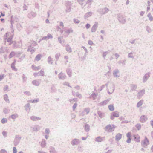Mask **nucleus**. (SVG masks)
Returning a JSON list of instances; mask_svg holds the SVG:
<instances>
[{
	"instance_id": "8",
	"label": "nucleus",
	"mask_w": 153,
	"mask_h": 153,
	"mask_svg": "<svg viewBox=\"0 0 153 153\" xmlns=\"http://www.w3.org/2000/svg\"><path fill=\"white\" fill-rule=\"evenodd\" d=\"M41 55L39 54V55H37L36 56V59L37 60H39L41 59Z\"/></svg>"
},
{
	"instance_id": "29",
	"label": "nucleus",
	"mask_w": 153,
	"mask_h": 153,
	"mask_svg": "<svg viewBox=\"0 0 153 153\" xmlns=\"http://www.w3.org/2000/svg\"><path fill=\"white\" fill-rule=\"evenodd\" d=\"M18 153H23L22 152H19Z\"/></svg>"
},
{
	"instance_id": "30",
	"label": "nucleus",
	"mask_w": 153,
	"mask_h": 153,
	"mask_svg": "<svg viewBox=\"0 0 153 153\" xmlns=\"http://www.w3.org/2000/svg\"><path fill=\"white\" fill-rule=\"evenodd\" d=\"M34 75L35 76H36V74H34Z\"/></svg>"
},
{
	"instance_id": "22",
	"label": "nucleus",
	"mask_w": 153,
	"mask_h": 153,
	"mask_svg": "<svg viewBox=\"0 0 153 153\" xmlns=\"http://www.w3.org/2000/svg\"><path fill=\"white\" fill-rule=\"evenodd\" d=\"M39 72L42 74L43 73V71L42 70H41Z\"/></svg>"
},
{
	"instance_id": "12",
	"label": "nucleus",
	"mask_w": 153,
	"mask_h": 153,
	"mask_svg": "<svg viewBox=\"0 0 153 153\" xmlns=\"http://www.w3.org/2000/svg\"><path fill=\"white\" fill-rule=\"evenodd\" d=\"M131 134L130 132H128L126 134V136L128 138H131Z\"/></svg>"
},
{
	"instance_id": "23",
	"label": "nucleus",
	"mask_w": 153,
	"mask_h": 153,
	"mask_svg": "<svg viewBox=\"0 0 153 153\" xmlns=\"http://www.w3.org/2000/svg\"><path fill=\"white\" fill-rule=\"evenodd\" d=\"M76 106V104H74V108H75Z\"/></svg>"
},
{
	"instance_id": "5",
	"label": "nucleus",
	"mask_w": 153,
	"mask_h": 153,
	"mask_svg": "<svg viewBox=\"0 0 153 153\" xmlns=\"http://www.w3.org/2000/svg\"><path fill=\"white\" fill-rule=\"evenodd\" d=\"M122 137V135L120 133H118L116 136V139L117 140H119Z\"/></svg>"
},
{
	"instance_id": "15",
	"label": "nucleus",
	"mask_w": 153,
	"mask_h": 153,
	"mask_svg": "<svg viewBox=\"0 0 153 153\" xmlns=\"http://www.w3.org/2000/svg\"><path fill=\"white\" fill-rule=\"evenodd\" d=\"M34 68V70H39L40 68V67H35L34 68Z\"/></svg>"
},
{
	"instance_id": "20",
	"label": "nucleus",
	"mask_w": 153,
	"mask_h": 153,
	"mask_svg": "<svg viewBox=\"0 0 153 153\" xmlns=\"http://www.w3.org/2000/svg\"><path fill=\"white\" fill-rule=\"evenodd\" d=\"M151 124L152 127H153V120L151 122Z\"/></svg>"
},
{
	"instance_id": "7",
	"label": "nucleus",
	"mask_w": 153,
	"mask_h": 153,
	"mask_svg": "<svg viewBox=\"0 0 153 153\" xmlns=\"http://www.w3.org/2000/svg\"><path fill=\"white\" fill-rule=\"evenodd\" d=\"M148 16L149 18V20L151 21H152L153 20V18L150 13H149L148 14Z\"/></svg>"
},
{
	"instance_id": "25",
	"label": "nucleus",
	"mask_w": 153,
	"mask_h": 153,
	"mask_svg": "<svg viewBox=\"0 0 153 153\" xmlns=\"http://www.w3.org/2000/svg\"><path fill=\"white\" fill-rule=\"evenodd\" d=\"M82 139L83 140H85V139H86L84 137H82Z\"/></svg>"
},
{
	"instance_id": "19",
	"label": "nucleus",
	"mask_w": 153,
	"mask_h": 153,
	"mask_svg": "<svg viewBox=\"0 0 153 153\" xmlns=\"http://www.w3.org/2000/svg\"><path fill=\"white\" fill-rule=\"evenodd\" d=\"M16 117V116L14 115H13L11 116V117L13 119H15Z\"/></svg>"
},
{
	"instance_id": "2",
	"label": "nucleus",
	"mask_w": 153,
	"mask_h": 153,
	"mask_svg": "<svg viewBox=\"0 0 153 153\" xmlns=\"http://www.w3.org/2000/svg\"><path fill=\"white\" fill-rule=\"evenodd\" d=\"M134 140L137 142H139L140 141V137L138 135H135L133 136Z\"/></svg>"
},
{
	"instance_id": "14",
	"label": "nucleus",
	"mask_w": 153,
	"mask_h": 153,
	"mask_svg": "<svg viewBox=\"0 0 153 153\" xmlns=\"http://www.w3.org/2000/svg\"><path fill=\"white\" fill-rule=\"evenodd\" d=\"M14 53L13 52H11L10 55V56H10V58H11L13 56H14Z\"/></svg>"
},
{
	"instance_id": "11",
	"label": "nucleus",
	"mask_w": 153,
	"mask_h": 153,
	"mask_svg": "<svg viewBox=\"0 0 153 153\" xmlns=\"http://www.w3.org/2000/svg\"><path fill=\"white\" fill-rule=\"evenodd\" d=\"M102 140V139L101 137H98L96 139V140L98 142H101Z\"/></svg>"
},
{
	"instance_id": "27",
	"label": "nucleus",
	"mask_w": 153,
	"mask_h": 153,
	"mask_svg": "<svg viewBox=\"0 0 153 153\" xmlns=\"http://www.w3.org/2000/svg\"><path fill=\"white\" fill-rule=\"evenodd\" d=\"M4 20V19H1V21H3Z\"/></svg>"
},
{
	"instance_id": "21",
	"label": "nucleus",
	"mask_w": 153,
	"mask_h": 153,
	"mask_svg": "<svg viewBox=\"0 0 153 153\" xmlns=\"http://www.w3.org/2000/svg\"><path fill=\"white\" fill-rule=\"evenodd\" d=\"M89 43L90 45H91L93 43L92 41H90L89 42Z\"/></svg>"
},
{
	"instance_id": "4",
	"label": "nucleus",
	"mask_w": 153,
	"mask_h": 153,
	"mask_svg": "<svg viewBox=\"0 0 153 153\" xmlns=\"http://www.w3.org/2000/svg\"><path fill=\"white\" fill-rule=\"evenodd\" d=\"M147 119V118L144 115L142 116L140 118V121L142 122H145Z\"/></svg>"
},
{
	"instance_id": "18",
	"label": "nucleus",
	"mask_w": 153,
	"mask_h": 153,
	"mask_svg": "<svg viewBox=\"0 0 153 153\" xmlns=\"http://www.w3.org/2000/svg\"><path fill=\"white\" fill-rule=\"evenodd\" d=\"M131 140V138H128V139L127 140V142L128 143H130Z\"/></svg>"
},
{
	"instance_id": "13",
	"label": "nucleus",
	"mask_w": 153,
	"mask_h": 153,
	"mask_svg": "<svg viewBox=\"0 0 153 153\" xmlns=\"http://www.w3.org/2000/svg\"><path fill=\"white\" fill-rule=\"evenodd\" d=\"M13 153H16L17 152V149L16 147H14L13 148Z\"/></svg>"
},
{
	"instance_id": "10",
	"label": "nucleus",
	"mask_w": 153,
	"mask_h": 153,
	"mask_svg": "<svg viewBox=\"0 0 153 153\" xmlns=\"http://www.w3.org/2000/svg\"><path fill=\"white\" fill-rule=\"evenodd\" d=\"M143 104L142 102L140 101L138 102L137 104V107H139L140 106Z\"/></svg>"
},
{
	"instance_id": "26",
	"label": "nucleus",
	"mask_w": 153,
	"mask_h": 153,
	"mask_svg": "<svg viewBox=\"0 0 153 153\" xmlns=\"http://www.w3.org/2000/svg\"><path fill=\"white\" fill-rule=\"evenodd\" d=\"M151 149L153 151V146H152V147L151 148Z\"/></svg>"
},
{
	"instance_id": "3",
	"label": "nucleus",
	"mask_w": 153,
	"mask_h": 153,
	"mask_svg": "<svg viewBox=\"0 0 153 153\" xmlns=\"http://www.w3.org/2000/svg\"><path fill=\"white\" fill-rule=\"evenodd\" d=\"M149 144V142L148 140L146 137H145L144 140L143 141V144L144 146H146Z\"/></svg>"
},
{
	"instance_id": "17",
	"label": "nucleus",
	"mask_w": 153,
	"mask_h": 153,
	"mask_svg": "<svg viewBox=\"0 0 153 153\" xmlns=\"http://www.w3.org/2000/svg\"><path fill=\"white\" fill-rule=\"evenodd\" d=\"M86 28L87 29H88L90 27V24H86Z\"/></svg>"
},
{
	"instance_id": "28",
	"label": "nucleus",
	"mask_w": 153,
	"mask_h": 153,
	"mask_svg": "<svg viewBox=\"0 0 153 153\" xmlns=\"http://www.w3.org/2000/svg\"><path fill=\"white\" fill-rule=\"evenodd\" d=\"M138 126L139 127V128H140V127H141V126H140V125H138Z\"/></svg>"
},
{
	"instance_id": "16",
	"label": "nucleus",
	"mask_w": 153,
	"mask_h": 153,
	"mask_svg": "<svg viewBox=\"0 0 153 153\" xmlns=\"http://www.w3.org/2000/svg\"><path fill=\"white\" fill-rule=\"evenodd\" d=\"M7 42H12V38H9L7 39Z\"/></svg>"
},
{
	"instance_id": "6",
	"label": "nucleus",
	"mask_w": 153,
	"mask_h": 153,
	"mask_svg": "<svg viewBox=\"0 0 153 153\" xmlns=\"http://www.w3.org/2000/svg\"><path fill=\"white\" fill-rule=\"evenodd\" d=\"M108 108L110 110L113 111L114 110V108L113 105H111L108 106Z\"/></svg>"
},
{
	"instance_id": "24",
	"label": "nucleus",
	"mask_w": 153,
	"mask_h": 153,
	"mask_svg": "<svg viewBox=\"0 0 153 153\" xmlns=\"http://www.w3.org/2000/svg\"><path fill=\"white\" fill-rule=\"evenodd\" d=\"M1 15L2 16H4V14H3L2 13H1Z\"/></svg>"
},
{
	"instance_id": "1",
	"label": "nucleus",
	"mask_w": 153,
	"mask_h": 153,
	"mask_svg": "<svg viewBox=\"0 0 153 153\" xmlns=\"http://www.w3.org/2000/svg\"><path fill=\"white\" fill-rule=\"evenodd\" d=\"M119 117V113L117 111L113 112L111 116V119H113L114 117Z\"/></svg>"
},
{
	"instance_id": "9",
	"label": "nucleus",
	"mask_w": 153,
	"mask_h": 153,
	"mask_svg": "<svg viewBox=\"0 0 153 153\" xmlns=\"http://www.w3.org/2000/svg\"><path fill=\"white\" fill-rule=\"evenodd\" d=\"M7 121V120L6 118H3L1 120V123L4 124L6 123Z\"/></svg>"
}]
</instances>
